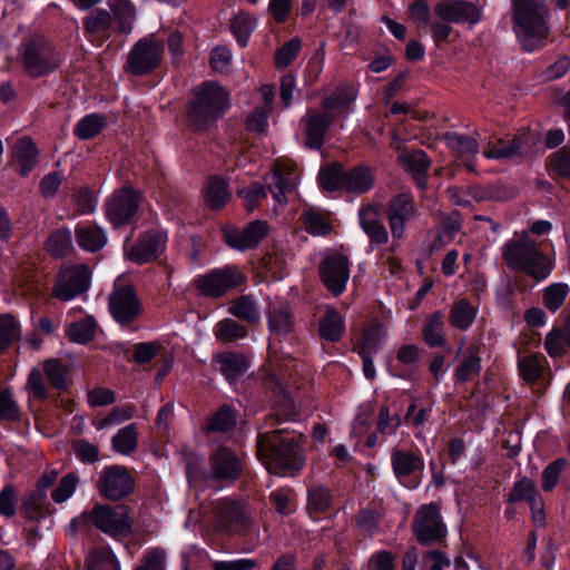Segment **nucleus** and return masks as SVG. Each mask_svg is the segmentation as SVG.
<instances>
[{
  "instance_id": "47",
  "label": "nucleus",
  "mask_w": 570,
  "mask_h": 570,
  "mask_svg": "<svg viewBox=\"0 0 570 570\" xmlns=\"http://www.w3.org/2000/svg\"><path fill=\"white\" fill-rule=\"evenodd\" d=\"M21 337L20 324L10 314H0V353L7 352Z\"/></svg>"
},
{
  "instance_id": "5",
  "label": "nucleus",
  "mask_w": 570,
  "mask_h": 570,
  "mask_svg": "<svg viewBox=\"0 0 570 570\" xmlns=\"http://www.w3.org/2000/svg\"><path fill=\"white\" fill-rule=\"evenodd\" d=\"M18 59L22 70L32 79L50 75L61 65L55 45L41 33H32L22 40Z\"/></svg>"
},
{
  "instance_id": "9",
  "label": "nucleus",
  "mask_w": 570,
  "mask_h": 570,
  "mask_svg": "<svg viewBox=\"0 0 570 570\" xmlns=\"http://www.w3.org/2000/svg\"><path fill=\"white\" fill-rule=\"evenodd\" d=\"M246 276L236 265H225L209 269L207 273L197 275L193 279L195 288L202 296L207 298H220L228 292L242 286Z\"/></svg>"
},
{
  "instance_id": "57",
  "label": "nucleus",
  "mask_w": 570,
  "mask_h": 570,
  "mask_svg": "<svg viewBox=\"0 0 570 570\" xmlns=\"http://www.w3.org/2000/svg\"><path fill=\"white\" fill-rule=\"evenodd\" d=\"M355 98L356 96L351 88L341 86L323 99L322 107L330 111H345Z\"/></svg>"
},
{
  "instance_id": "19",
  "label": "nucleus",
  "mask_w": 570,
  "mask_h": 570,
  "mask_svg": "<svg viewBox=\"0 0 570 570\" xmlns=\"http://www.w3.org/2000/svg\"><path fill=\"white\" fill-rule=\"evenodd\" d=\"M415 213V203L410 194H396L387 202L386 216L393 238L401 239L404 236L405 224Z\"/></svg>"
},
{
  "instance_id": "12",
  "label": "nucleus",
  "mask_w": 570,
  "mask_h": 570,
  "mask_svg": "<svg viewBox=\"0 0 570 570\" xmlns=\"http://www.w3.org/2000/svg\"><path fill=\"white\" fill-rule=\"evenodd\" d=\"M164 48L150 38L139 39L128 53L125 71L136 77L155 72L161 65Z\"/></svg>"
},
{
  "instance_id": "58",
  "label": "nucleus",
  "mask_w": 570,
  "mask_h": 570,
  "mask_svg": "<svg viewBox=\"0 0 570 570\" xmlns=\"http://www.w3.org/2000/svg\"><path fill=\"white\" fill-rule=\"evenodd\" d=\"M537 492V487L533 480L528 476H522L517 480L507 495L505 502L514 504L517 502H528Z\"/></svg>"
},
{
  "instance_id": "29",
  "label": "nucleus",
  "mask_w": 570,
  "mask_h": 570,
  "mask_svg": "<svg viewBox=\"0 0 570 570\" xmlns=\"http://www.w3.org/2000/svg\"><path fill=\"white\" fill-rule=\"evenodd\" d=\"M358 220L361 228L370 238L371 244L383 245L387 243V230L374 206L368 205L367 207H362L358 210Z\"/></svg>"
},
{
  "instance_id": "50",
  "label": "nucleus",
  "mask_w": 570,
  "mask_h": 570,
  "mask_svg": "<svg viewBox=\"0 0 570 570\" xmlns=\"http://www.w3.org/2000/svg\"><path fill=\"white\" fill-rule=\"evenodd\" d=\"M570 293V286L566 283H552L542 291V305L550 313H556L564 304Z\"/></svg>"
},
{
  "instance_id": "41",
  "label": "nucleus",
  "mask_w": 570,
  "mask_h": 570,
  "mask_svg": "<svg viewBox=\"0 0 570 570\" xmlns=\"http://www.w3.org/2000/svg\"><path fill=\"white\" fill-rule=\"evenodd\" d=\"M13 155L19 164V174L27 176L37 164L38 149L30 137H22L13 146Z\"/></svg>"
},
{
  "instance_id": "27",
  "label": "nucleus",
  "mask_w": 570,
  "mask_h": 570,
  "mask_svg": "<svg viewBox=\"0 0 570 570\" xmlns=\"http://www.w3.org/2000/svg\"><path fill=\"white\" fill-rule=\"evenodd\" d=\"M203 196L212 210L223 209L232 199L228 180L218 174L210 175L203 189Z\"/></svg>"
},
{
  "instance_id": "48",
  "label": "nucleus",
  "mask_w": 570,
  "mask_h": 570,
  "mask_svg": "<svg viewBox=\"0 0 570 570\" xmlns=\"http://www.w3.org/2000/svg\"><path fill=\"white\" fill-rule=\"evenodd\" d=\"M228 313L248 325H255L259 322L261 315L255 302L250 296L242 295L235 299L228 307Z\"/></svg>"
},
{
  "instance_id": "3",
  "label": "nucleus",
  "mask_w": 570,
  "mask_h": 570,
  "mask_svg": "<svg viewBox=\"0 0 570 570\" xmlns=\"http://www.w3.org/2000/svg\"><path fill=\"white\" fill-rule=\"evenodd\" d=\"M502 259L509 268L523 273L535 283L546 281L556 267L554 254L544 253L528 232L503 244Z\"/></svg>"
},
{
  "instance_id": "53",
  "label": "nucleus",
  "mask_w": 570,
  "mask_h": 570,
  "mask_svg": "<svg viewBox=\"0 0 570 570\" xmlns=\"http://www.w3.org/2000/svg\"><path fill=\"white\" fill-rule=\"evenodd\" d=\"M469 195L476 202L505 200L510 198V191L500 183L475 185L469 188Z\"/></svg>"
},
{
  "instance_id": "14",
  "label": "nucleus",
  "mask_w": 570,
  "mask_h": 570,
  "mask_svg": "<svg viewBox=\"0 0 570 570\" xmlns=\"http://www.w3.org/2000/svg\"><path fill=\"white\" fill-rule=\"evenodd\" d=\"M350 266L348 257L338 252L331 253L321 261L318 266L321 282L334 297H338L346 291Z\"/></svg>"
},
{
  "instance_id": "11",
  "label": "nucleus",
  "mask_w": 570,
  "mask_h": 570,
  "mask_svg": "<svg viewBox=\"0 0 570 570\" xmlns=\"http://www.w3.org/2000/svg\"><path fill=\"white\" fill-rule=\"evenodd\" d=\"M391 466L397 482L407 490H416L424 476V458L420 449L395 448L391 452Z\"/></svg>"
},
{
  "instance_id": "54",
  "label": "nucleus",
  "mask_w": 570,
  "mask_h": 570,
  "mask_svg": "<svg viewBox=\"0 0 570 570\" xmlns=\"http://www.w3.org/2000/svg\"><path fill=\"white\" fill-rule=\"evenodd\" d=\"M76 239L81 248L89 252H96L105 244L104 230L94 225L77 227Z\"/></svg>"
},
{
  "instance_id": "40",
  "label": "nucleus",
  "mask_w": 570,
  "mask_h": 570,
  "mask_svg": "<svg viewBox=\"0 0 570 570\" xmlns=\"http://www.w3.org/2000/svg\"><path fill=\"white\" fill-rule=\"evenodd\" d=\"M46 500L47 493L32 490L23 495L20 512L29 521L45 518L47 514H50Z\"/></svg>"
},
{
  "instance_id": "30",
  "label": "nucleus",
  "mask_w": 570,
  "mask_h": 570,
  "mask_svg": "<svg viewBox=\"0 0 570 570\" xmlns=\"http://www.w3.org/2000/svg\"><path fill=\"white\" fill-rule=\"evenodd\" d=\"M344 316L334 307H328L318 321V336L328 343H338L345 335Z\"/></svg>"
},
{
  "instance_id": "51",
  "label": "nucleus",
  "mask_w": 570,
  "mask_h": 570,
  "mask_svg": "<svg viewBox=\"0 0 570 570\" xmlns=\"http://www.w3.org/2000/svg\"><path fill=\"white\" fill-rule=\"evenodd\" d=\"M382 341V331L379 323H374L364 328L354 351L358 355H374L380 348Z\"/></svg>"
},
{
  "instance_id": "39",
  "label": "nucleus",
  "mask_w": 570,
  "mask_h": 570,
  "mask_svg": "<svg viewBox=\"0 0 570 570\" xmlns=\"http://www.w3.org/2000/svg\"><path fill=\"white\" fill-rule=\"evenodd\" d=\"M422 337L431 348L445 346L444 315L442 312L435 311L425 318L422 327Z\"/></svg>"
},
{
  "instance_id": "62",
  "label": "nucleus",
  "mask_w": 570,
  "mask_h": 570,
  "mask_svg": "<svg viewBox=\"0 0 570 570\" xmlns=\"http://www.w3.org/2000/svg\"><path fill=\"white\" fill-rule=\"evenodd\" d=\"M431 413L432 405H420L419 400H412L404 415V424L413 428L423 426L429 421Z\"/></svg>"
},
{
  "instance_id": "35",
  "label": "nucleus",
  "mask_w": 570,
  "mask_h": 570,
  "mask_svg": "<svg viewBox=\"0 0 570 570\" xmlns=\"http://www.w3.org/2000/svg\"><path fill=\"white\" fill-rule=\"evenodd\" d=\"M131 508L127 504H121L115 508L109 507V537L122 539L131 534Z\"/></svg>"
},
{
  "instance_id": "23",
  "label": "nucleus",
  "mask_w": 570,
  "mask_h": 570,
  "mask_svg": "<svg viewBox=\"0 0 570 570\" xmlns=\"http://www.w3.org/2000/svg\"><path fill=\"white\" fill-rule=\"evenodd\" d=\"M218 371L228 383L244 376L250 367V360L242 352L224 351L214 357Z\"/></svg>"
},
{
  "instance_id": "38",
  "label": "nucleus",
  "mask_w": 570,
  "mask_h": 570,
  "mask_svg": "<svg viewBox=\"0 0 570 570\" xmlns=\"http://www.w3.org/2000/svg\"><path fill=\"white\" fill-rule=\"evenodd\" d=\"M546 169L554 181L570 179V145L551 153L546 159Z\"/></svg>"
},
{
  "instance_id": "34",
  "label": "nucleus",
  "mask_w": 570,
  "mask_h": 570,
  "mask_svg": "<svg viewBox=\"0 0 570 570\" xmlns=\"http://www.w3.org/2000/svg\"><path fill=\"white\" fill-rule=\"evenodd\" d=\"M91 525L107 533V505L96 504L91 511L82 512L80 517L73 518L70 523L73 534L88 532Z\"/></svg>"
},
{
  "instance_id": "33",
  "label": "nucleus",
  "mask_w": 570,
  "mask_h": 570,
  "mask_svg": "<svg viewBox=\"0 0 570 570\" xmlns=\"http://www.w3.org/2000/svg\"><path fill=\"white\" fill-rule=\"evenodd\" d=\"M139 446V433L136 423L120 428L110 440L111 450L121 456H131Z\"/></svg>"
},
{
  "instance_id": "28",
  "label": "nucleus",
  "mask_w": 570,
  "mask_h": 570,
  "mask_svg": "<svg viewBox=\"0 0 570 570\" xmlns=\"http://www.w3.org/2000/svg\"><path fill=\"white\" fill-rule=\"evenodd\" d=\"M185 459V473L190 488L203 491L215 482L214 476L210 475V468L208 469L203 458L195 453H189Z\"/></svg>"
},
{
  "instance_id": "31",
  "label": "nucleus",
  "mask_w": 570,
  "mask_h": 570,
  "mask_svg": "<svg viewBox=\"0 0 570 570\" xmlns=\"http://www.w3.org/2000/svg\"><path fill=\"white\" fill-rule=\"evenodd\" d=\"M239 411L229 403L219 405L206 421L207 433H230L238 422Z\"/></svg>"
},
{
  "instance_id": "17",
  "label": "nucleus",
  "mask_w": 570,
  "mask_h": 570,
  "mask_svg": "<svg viewBox=\"0 0 570 570\" xmlns=\"http://www.w3.org/2000/svg\"><path fill=\"white\" fill-rule=\"evenodd\" d=\"M209 465L215 482H233L239 479L243 472L240 458L226 445H219L210 453Z\"/></svg>"
},
{
  "instance_id": "13",
  "label": "nucleus",
  "mask_w": 570,
  "mask_h": 570,
  "mask_svg": "<svg viewBox=\"0 0 570 570\" xmlns=\"http://www.w3.org/2000/svg\"><path fill=\"white\" fill-rule=\"evenodd\" d=\"M268 234L269 225L262 219L252 220L243 227L228 224L222 228L224 243L229 248L243 253L256 249Z\"/></svg>"
},
{
  "instance_id": "60",
  "label": "nucleus",
  "mask_w": 570,
  "mask_h": 570,
  "mask_svg": "<svg viewBox=\"0 0 570 570\" xmlns=\"http://www.w3.org/2000/svg\"><path fill=\"white\" fill-rule=\"evenodd\" d=\"M567 464V459L557 458L543 469L541 474V487L543 491L551 492L557 487L560 474L566 469Z\"/></svg>"
},
{
  "instance_id": "56",
  "label": "nucleus",
  "mask_w": 570,
  "mask_h": 570,
  "mask_svg": "<svg viewBox=\"0 0 570 570\" xmlns=\"http://www.w3.org/2000/svg\"><path fill=\"white\" fill-rule=\"evenodd\" d=\"M43 372L51 386L59 391L68 387V367L58 358H50L43 362Z\"/></svg>"
},
{
  "instance_id": "18",
  "label": "nucleus",
  "mask_w": 570,
  "mask_h": 570,
  "mask_svg": "<svg viewBox=\"0 0 570 570\" xmlns=\"http://www.w3.org/2000/svg\"><path fill=\"white\" fill-rule=\"evenodd\" d=\"M140 193L131 187H124L109 199V223L114 228L128 225L137 215Z\"/></svg>"
},
{
  "instance_id": "7",
  "label": "nucleus",
  "mask_w": 570,
  "mask_h": 570,
  "mask_svg": "<svg viewBox=\"0 0 570 570\" xmlns=\"http://www.w3.org/2000/svg\"><path fill=\"white\" fill-rule=\"evenodd\" d=\"M131 236L132 232L125 238L124 256L138 266L155 263L166 253L169 232L159 219L145 224V228L130 244Z\"/></svg>"
},
{
  "instance_id": "21",
  "label": "nucleus",
  "mask_w": 570,
  "mask_h": 570,
  "mask_svg": "<svg viewBox=\"0 0 570 570\" xmlns=\"http://www.w3.org/2000/svg\"><path fill=\"white\" fill-rule=\"evenodd\" d=\"M135 8L130 0H109V38L121 42L132 31Z\"/></svg>"
},
{
  "instance_id": "16",
  "label": "nucleus",
  "mask_w": 570,
  "mask_h": 570,
  "mask_svg": "<svg viewBox=\"0 0 570 570\" xmlns=\"http://www.w3.org/2000/svg\"><path fill=\"white\" fill-rule=\"evenodd\" d=\"M89 285V269L85 265L61 268L53 286L60 301H69L82 294Z\"/></svg>"
},
{
  "instance_id": "2",
  "label": "nucleus",
  "mask_w": 570,
  "mask_h": 570,
  "mask_svg": "<svg viewBox=\"0 0 570 570\" xmlns=\"http://www.w3.org/2000/svg\"><path fill=\"white\" fill-rule=\"evenodd\" d=\"M230 108L228 91L217 81L205 80L191 90L186 107L188 127L194 132H206Z\"/></svg>"
},
{
  "instance_id": "61",
  "label": "nucleus",
  "mask_w": 570,
  "mask_h": 570,
  "mask_svg": "<svg viewBox=\"0 0 570 570\" xmlns=\"http://www.w3.org/2000/svg\"><path fill=\"white\" fill-rule=\"evenodd\" d=\"M83 29L91 40H97L100 35L107 31V11L104 9L94 10L83 19Z\"/></svg>"
},
{
  "instance_id": "43",
  "label": "nucleus",
  "mask_w": 570,
  "mask_h": 570,
  "mask_svg": "<svg viewBox=\"0 0 570 570\" xmlns=\"http://www.w3.org/2000/svg\"><path fill=\"white\" fill-rule=\"evenodd\" d=\"M479 308L473 306L466 298L454 303L449 314L451 326L460 331H468L474 323Z\"/></svg>"
},
{
  "instance_id": "64",
  "label": "nucleus",
  "mask_w": 570,
  "mask_h": 570,
  "mask_svg": "<svg viewBox=\"0 0 570 570\" xmlns=\"http://www.w3.org/2000/svg\"><path fill=\"white\" fill-rule=\"evenodd\" d=\"M302 48V41L294 37L286 41L275 55V65L277 68H286L297 58Z\"/></svg>"
},
{
  "instance_id": "1",
  "label": "nucleus",
  "mask_w": 570,
  "mask_h": 570,
  "mask_svg": "<svg viewBox=\"0 0 570 570\" xmlns=\"http://www.w3.org/2000/svg\"><path fill=\"white\" fill-rule=\"evenodd\" d=\"M305 436L287 429L259 432L256 438V454L268 473L294 478L301 474L306 463Z\"/></svg>"
},
{
  "instance_id": "42",
  "label": "nucleus",
  "mask_w": 570,
  "mask_h": 570,
  "mask_svg": "<svg viewBox=\"0 0 570 570\" xmlns=\"http://www.w3.org/2000/svg\"><path fill=\"white\" fill-rule=\"evenodd\" d=\"M544 350L552 358L563 357L570 351V318L563 327L546 335Z\"/></svg>"
},
{
  "instance_id": "36",
  "label": "nucleus",
  "mask_w": 570,
  "mask_h": 570,
  "mask_svg": "<svg viewBox=\"0 0 570 570\" xmlns=\"http://www.w3.org/2000/svg\"><path fill=\"white\" fill-rule=\"evenodd\" d=\"M256 27V18L249 11L245 10L234 14L229 23L230 32L240 48H246L248 46L249 39Z\"/></svg>"
},
{
  "instance_id": "24",
  "label": "nucleus",
  "mask_w": 570,
  "mask_h": 570,
  "mask_svg": "<svg viewBox=\"0 0 570 570\" xmlns=\"http://www.w3.org/2000/svg\"><path fill=\"white\" fill-rule=\"evenodd\" d=\"M136 480L129 468L121 464L109 465V501L127 499L135 493Z\"/></svg>"
},
{
  "instance_id": "37",
  "label": "nucleus",
  "mask_w": 570,
  "mask_h": 570,
  "mask_svg": "<svg viewBox=\"0 0 570 570\" xmlns=\"http://www.w3.org/2000/svg\"><path fill=\"white\" fill-rule=\"evenodd\" d=\"M296 179L291 170L275 168L272 175V181L268 184V191L279 204L287 203V194L295 191Z\"/></svg>"
},
{
  "instance_id": "15",
  "label": "nucleus",
  "mask_w": 570,
  "mask_h": 570,
  "mask_svg": "<svg viewBox=\"0 0 570 570\" xmlns=\"http://www.w3.org/2000/svg\"><path fill=\"white\" fill-rule=\"evenodd\" d=\"M434 13L446 23L475 26L481 20V10L469 0H440Z\"/></svg>"
},
{
  "instance_id": "59",
  "label": "nucleus",
  "mask_w": 570,
  "mask_h": 570,
  "mask_svg": "<svg viewBox=\"0 0 570 570\" xmlns=\"http://www.w3.org/2000/svg\"><path fill=\"white\" fill-rule=\"evenodd\" d=\"M67 336L71 342L85 344L94 338L95 322L91 318H85L69 324Z\"/></svg>"
},
{
  "instance_id": "45",
  "label": "nucleus",
  "mask_w": 570,
  "mask_h": 570,
  "mask_svg": "<svg viewBox=\"0 0 570 570\" xmlns=\"http://www.w3.org/2000/svg\"><path fill=\"white\" fill-rule=\"evenodd\" d=\"M420 350L415 344H403L396 352V360L402 367L391 371L392 375L399 379H410L411 370L420 362Z\"/></svg>"
},
{
  "instance_id": "52",
  "label": "nucleus",
  "mask_w": 570,
  "mask_h": 570,
  "mask_svg": "<svg viewBox=\"0 0 570 570\" xmlns=\"http://www.w3.org/2000/svg\"><path fill=\"white\" fill-rule=\"evenodd\" d=\"M106 126V117L99 114H90L81 118L75 126L73 134L80 140L96 137Z\"/></svg>"
},
{
  "instance_id": "6",
  "label": "nucleus",
  "mask_w": 570,
  "mask_h": 570,
  "mask_svg": "<svg viewBox=\"0 0 570 570\" xmlns=\"http://www.w3.org/2000/svg\"><path fill=\"white\" fill-rule=\"evenodd\" d=\"M320 187L327 193L347 191L362 195L372 189L374 176L371 169L363 164L345 170L340 161H333L318 171Z\"/></svg>"
},
{
  "instance_id": "20",
  "label": "nucleus",
  "mask_w": 570,
  "mask_h": 570,
  "mask_svg": "<svg viewBox=\"0 0 570 570\" xmlns=\"http://www.w3.org/2000/svg\"><path fill=\"white\" fill-rule=\"evenodd\" d=\"M443 140L468 171L476 173L475 159L480 153V145L475 138L456 131H446Z\"/></svg>"
},
{
  "instance_id": "63",
  "label": "nucleus",
  "mask_w": 570,
  "mask_h": 570,
  "mask_svg": "<svg viewBox=\"0 0 570 570\" xmlns=\"http://www.w3.org/2000/svg\"><path fill=\"white\" fill-rule=\"evenodd\" d=\"M518 368L522 379L530 384L537 383L543 373L541 361L535 355L525 356L520 360Z\"/></svg>"
},
{
  "instance_id": "55",
  "label": "nucleus",
  "mask_w": 570,
  "mask_h": 570,
  "mask_svg": "<svg viewBox=\"0 0 570 570\" xmlns=\"http://www.w3.org/2000/svg\"><path fill=\"white\" fill-rule=\"evenodd\" d=\"M332 508L331 491L323 487H311L307 490V509L311 513L323 514Z\"/></svg>"
},
{
  "instance_id": "44",
  "label": "nucleus",
  "mask_w": 570,
  "mask_h": 570,
  "mask_svg": "<svg viewBox=\"0 0 570 570\" xmlns=\"http://www.w3.org/2000/svg\"><path fill=\"white\" fill-rule=\"evenodd\" d=\"M248 326L240 324L234 318H223L214 326V335L217 341L229 344L247 337Z\"/></svg>"
},
{
  "instance_id": "22",
  "label": "nucleus",
  "mask_w": 570,
  "mask_h": 570,
  "mask_svg": "<svg viewBox=\"0 0 570 570\" xmlns=\"http://www.w3.org/2000/svg\"><path fill=\"white\" fill-rule=\"evenodd\" d=\"M301 122L304 125L305 146L312 150H321L334 117L327 112L313 111L303 116Z\"/></svg>"
},
{
  "instance_id": "46",
  "label": "nucleus",
  "mask_w": 570,
  "mask_h": 570,
  "mask_svg": "<svg viewBox=\"0 0 570 570\" xmlns=\"http://www.w3.org/2000/svg\"><path fill=\"white\" fill-rule=\"evenodd\" d=\"M45 249L56 258L66 257L72 250V237L68 229H55L45 243Z\"/></svg>"
},
{
  "instance_id": "4",
  "label": "nucleus",
  "mask_w": 570,
  "mask_h": 570,
  "mask_svg": "<svg viewBox=\"0 0 570 570\" xmlns=\"http://www.w3.org/2000/svg\"><path fill=\"white\" fill-rule=\"evenodd\" d=\"M543 0H512V30L524 52L542 49L550 32L541 12Z\"/></svg>"
},
{
  "instance_id": "10",
  "label": "nucleus",
  "mask_w": 570,
  "mask_h": 570,
  "mask_svg": "<svg viewBox=\"0 0 570 570\" xmlns=\"http://www.w3.org/2000/svg\"><path fill=\"white\" fill-rule=\"evenodd\" d=\"M411 527L413 535L422 547L445 542L448 528L443 521L440 507L434 502L423 504L417 509Z\"/></svg>"
},
{
  "instance_id": "8",
  "label": "nucleus",
  "mask_w": 570,
  "mask_h": 570,
  "mask_svg": "<svg viewBox=\"0 0 570 570\" xmlns=\"http://www.w3.org/2000/svg\"><path fill=\"white\" fill-rule=\"evenodd\" d=\"M145 308L132 281L125 274L114 281L109 295V314L112 320L128 332H136V321L144 315Z\"/></svg>"
},
{
  "instance_id": "25",
  "label": "nucleus",
  "mask_w": 570,
  "mask_h": 570,
  "mask_svg": "<svg viewBox=\"0 0 570 570\" xmlns=\"http://www.w3.org/2000/svg\"><path fill=\"white\" fill-rule=\"evenodd\" d=\"M399 163L419 187L424 188L426 186L431 159L423 149L404 151L399 156Z\"/></svg>"
},
{
  "instance_id": "32",
  "label": "nucleus",
  "mask_w": 570,
  "mask_h": 570,
  "mask_svg": "<svg viewBox=\"0 0 570 570\" xmlns=\"http://www.w3.org/2000/svg\"><path fill=\"white\" fill-rule=\"evenodd\" d=\"M482 371V358L480 348L475 345L470 346L462 356L460 363L453 372V379L456 384H465L478 377Z\"/></svg>"
},
{
  "instance_id": "49",
  "label": "nucleus",
  "mask_w": 570,
  "mask_h": 570,
  "mask_svg": "<svg viewBox=\"0 0 570 570\" xmlns=\"http://www.w3.org/2000/svg\"><path fill=\"white\" fill-rule=\"evenodd\" d=\"M267 325L272 335L286 337L293 331V315L287 308H273L267 314Z\"/></svg>"
},
{
  "instance_id": "26",
  "label": "nucleus",
  "mask_w": 570,
  "mask_h": 570,
  "mask_svg": "<svg viewBox=\"0 0 570 570\" xmlns=\"http://www.w3.org/2000/svg\"><path fill=\"white\" fill-rule=\"evenodd\" d=\"M531 146L525 136H515L511 140L499 139L490 145L483 155L488 159L505 160L513 157H524L530 151Z\"/></svg>"
}]
</instances>
